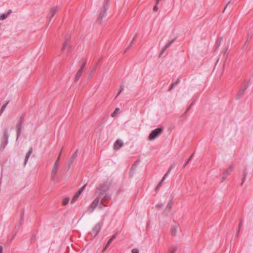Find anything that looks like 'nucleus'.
I'll return each instance as SVG.
<instances>
[{"label":"nucleus","mask_w":253,"mask_h":253,"mask_svg":"<svg viewBox=\"0 0 253 253\" xmlns=\"http://www.w3.org/2000/svg\"><path fill=\"white\" fill-rule=\"evenodd\" d=\"M160 0H156L157 4H158Z\"/></svg>","instance_id":"nucleus-52"},{"label":"nucleus","mask_w":253,"mask_h":253,"mask_svg":"<svg viewBox=\"0 0 253 253\" xmlns=\"http://www.w3.org/2000/svg\"><path fill=\"white\" fill-rule=\"evenodd\" d=\"M132 44H133L132 42H130V44H129V46L126 48V50H127L128 49H129V48L131 46V45H132Z\"/></svg>","instance_id":"nucleus-45"},{"label":"nucleus","mask_w":253,"mask_h":253,"mask_svg":"<svg viewBox=\"0 0 253 253\" xmlns=\"http://www.w3.org/2000/svg\"><path fill=\"white\" fill-rule=\"evenodd\" d=\"M60 155H61V153L59 154V155L57 157L56 161L55 162V163L53 165V167L52 169L51 177L52 180H53L54 179L55 175L58 171V165L59 161L60 158Z\"/></svg>","instance_id":"nucleus-7"},{"label":"nucleus","mask_w":253,"mask_h":253,"mask_svg":"<svg viewBox=\"0 0 253 253\" xmlns=\"http://www.w3.org/2000/svg\"><path fill=\"white\" fill-rule=\"evenodd\" d=\"M177 250V247H172L171 248H169V253H175V252H176Z\"/></svg>","instance_id":"nucleus-27"},{"label":"nucleus","mask_w":253,"mask_h":253,"mask_svg":"<svg viewBox=\"0 0 253 253\" xmlns=\"http://www.w3.org/2000/svg\"><path fill=\"white\" fill-rule=\"evenodd\" d=\"M82 66L76 75L75 79V82H78V81L80 79V78L82 76L84 69V68L85 66L86 63V60H83V61H82Z\"/></svg>","instance_id":"nucleus-9"},{"label":"nucleus","mask_w":253,"mask_h":253,"mask_svg":"<svg viewBox=\"0 0 253 253\" xmlns=\"http://www.w3.org/2000/svg\"><path fill=\"white\" fill-rule=\"evenodd\" d=\"M171 203H169L166 207V209L170 210L171 209Z\"/></svg>","instance_id":"nucleus-38"},{"label":"nucleus","mask_w":253,"mask_h":253,"mask_svg":"<svg viewBox=\"0 0 253 253\" xmlns=\"http://www.w3.org/2000/svg\"><path fill=\"white\" fill-rule=\"evenodd\" d=\"M7 16H8L7 14H5V13L2 14L0 16V20H4L7 18Z\"/></svg>","instance_id":"nucleus-28"},{"label":"nucleus","mask_w":253,"mask_h":253,"mask_svg":"<svg viewBox=\"0 0 253 253\" xmlns=\"http://www.w3.org/2000/svg\"><path fill=\"white\" fill-rule=\"evenodd\" d=\"M239 234H238V232H237L236 233V236H238L239 235Z\"/></svg>","instance_id":"nucleus-53"},{"label":"nucleus","mask_w":253,"mask_h":253,"mask_svg":"<svg viewBox=\"0 0 253 253\" xmlns=\"http://www.w3.org/2000/svg\"><path fill=\"white\" fill-rule=\"evenodd\" d=\"M57 9H58V6H55L52 7L50 9V10L49 11V13L47 15V18H49V22L51 20V19H52V18L54 16V15H55V13L56 12Z\"/></svg>","instance_id":"nucleus-15"},{"label":"nucleus","mask_w":253,"mask_h":253,"mask_svg":"<svg viewBox=\"0 0 253 253\" xmlns=\"http://www.w3.org/2000/svg\"><path fill=\"white\" fill-rule=\"evenodd\" d=\"M124 83L121 84L120 85V89L118 93H117L116 98L122 92V91L124 90Z\"/></svg>","instance_id":"nucleus-26"},{"label":"nucleus","mask_w":253,"mask_h":253,"mask_svg":"<svg viewBox=\"0 0 253 253\" xmlns=\"http://www.w3.org/2000/svg\"><path fill=\"white\" fill-rule=\"evenodd\" d=\"M137 34H136L134 35V37L133 38V39L131 41V42H132V43H133V42L135 41V40L136 38L137 37Z\"/></svg>","instance_id":"nucleus-44"},{"label":"nucleus","mask_w":253,"mask_h":253,"mask_svg":"<svg viewBox=\"0 0 253 253\" xmlns=\"http://www.w3.org/2000/svg\"><path fill=\"white\" fill-rule=\"evenodd\" d=\"M110 188V184L106 182L100 184L96 188L95 195L101 199V202L105 206L111 199L110 195L107 193Z\"/></svg>","instance_id":"nucleus-1"},{"label":"nucleus","mask_w":253,"mask_h":253,"mask_svg":"<svg viewBox=\"0 0 253 253\" xmlns=\"http://www.w3.org/2000/svg\"><path fill=\"white\" fill-rule=\"evenodd\" d=\"M72 47V45L70 44V38H66L65 41L61 49L62 52L69 51Z\"/></svg>","instance_id":"nucleus-8"},{"label":"nucleus","mask_w":253,"mask_h":253,"mask_svg":"<svg viewBox=\"0 0 253 253\" xmlns=\"http://www.w3.org/2000/svg\"><path fill=\"white\" fill-rule=\"evenodd\" d=\"M86 185H84L83 187H82L81 188H80L78 191L75 193V195L73 197L71 203H73L75 202L79 198L80 195L81 194V193L83 192L84 189Z\"/></svg>","instance_id":"nucleus-13"},{"label":"nucleus","mask_w":253,"mask_h":253,"mask_svg":"<svg viewBox=\"0 0 253 253\" xmlns=\"http://www.w3.org/2000/svg\"><path fill=\"white\" fill-rule=\"evenodd\" d=\"M245 179H246V178L245 177H243L242 178V183L241 184V185H243V184H244L245 181Z\"/></svg>","instance_id":"nucleus-46"},{"label":"nucleus","mask_w":253,"mask_h":253,"mask_svg":"<svg viewBox=\"0 0 253 253\" xmlns=\"http://www.w3.org/2000/svg\"><path fill=\"white\" fill-rule=\"evenodd\" d=\"M119 109L118 108H117L114 110V112L112 114L111 116L114 117L117 114L119 111Z\"/></svg>","instance_id":"nucleus-32"},{"label":"nucleus","mask_w":253,"mask_h":253,"mask_svg":"<svg viewBox=\"0 0 253 253\" xmlns=\"http://www.w3.org/2000/svg\"><path fill=\"white\" fill-rule=\"evenodd\" d=\"M194 153H193L191 156L189 158V159L185 162V163H184V164L183 165V168H184L189 163L190 161L192 159V157L194 155Z\"/></svg>","instance_id":"nucleus-23"},{"label":"nucleus","mask_w":253,"mask_h":253,"mask_svg":"<svg viewBox=\"0 0 253 253\" xmlns=\"http://www.w3.org/2000/svg\"><path fill=\"white\" fill-rule=\"evenodd\" d=\"M156 207L158 209H162L163 207V205L161 204H157Z\"/></svg>","instance_id":"nucleus-37"},{"label":"nucleus","mask_w":253,"mask_h":253,"mask_svg":"<svg viewBox=\"0 0 253 253\" xmlns=\"http://www.w3.org/2000/svg\"><path fill=\"white\" fill-rule=\"evenodd\" d=\"M23 219H24V214L23 213L22 215L21 216V222H22Z\"/></svg>","instance_id":"nucleus-49"},{"label":"nucleus","mask_w":253,"mask_h":253,"mask_svg":"<svg viewBox=\"0 0 253 253\" xmlns=\"http://www.w3.org/2000/svg\"><path fill=\"white\" fill-rule=\"evenodd\" d=\"M32 152H33V148H32V147H31L26 155L24 162V166H25L26 165V164L29 160V158L30 155H31Z\"/></svg>","instance_id":"nucleus-18"},{"label":"nucleus","mask_w":253,"mask_h":253,"mask_svg":"<svg viewBox=\"0 0 253 253\" xmlns=\"http://www.w3.org/2000/svg\"><path fill=\"white\" fill-rule=\"evenodd\" d=\"M136 167V165L135 164H134L132 165V167L131 168L129 173L131 175V176H132L134 174V173H135V172L133 171V170H134L135 167Z\"/></svg>","instance_id":"nucleus-25"},{"label":"nucleus","mask_w":253,"mask_h":253,"mask_svg":"<svg viewBox=\"0 0 253 253\" xmlns=\"http://www.w3.org/2000/svg\"><path fill=\"white\" fill-rule=\"evenodd\" d=\"M230 1H229L226 5L225 7H224L223 10V12H225V10H226V8L227 7V6H228V5L230 4Z\"/></svg>","instance_id":"nucleus-41"},{"label":"nucleus","mask_w":253,"mask_h":253,"mask_svg":"<svg viewBox=\"0 0 253 253\" xmlns=\"http://www.w3.org/2000/svg\"><path fill=\"white\" fill-rule=\"evenodd\" d=\"M174 86H174V84H171V86H170V87H169V91L171 90L174 88Z\"/></svg>","instance_id":"nucleus-42"},{"label":"nucleus","mask_w":253,"mask_h":253,"mask_svg":"<svg viewBox=\"0 0 253 253\" xmlns=\"http://www.w3.org/2000/svg\"><path fill=\"white\" fill-rule=\"evenodd\" d=\"M223 55L224 56L226 54H228V47H227L226 48V49H225V50L223 52Z\"/></svg>","instance_id":"nucleus-39"},{"label":"nucleus","mask_w":253,"mask_h":253,"mask_svg":"<svg viewBox=\"0 0 253 253\" xmlns=\"http://www.w3.org/2000/svg\"><path fill=\"white\" fill-rule=\"evenodd\" d=\"M2 247L1 246H0V253H2Z\"/></svg>","instance_id":"nucleus-51"},{"label":"nucleus","mask_w":253,"mask_h":253,"mask_svg":"<svg viewBox=\"0 0 253 253\" xmlns=\"http://www.w3.org/2000/svg\"><path fill=\"white\" fill-rule=\"evenodd\" d=\"M249 85V82H248L239 91L236 98L237 100L241 99L245 93V92Z\"/></svg>","instance_id":"nucleus-10"},{"label":"nucleus","mask_w":253,"mask_h":253,"mask_svg":"<svg viewBox=\"0 0 253 253\" xmlns=\"http://www.w3.org/2000/svg\"><path fill=\"white\" fill-rule=\"evenodd\" d=\"M101 225L100 223H97L92 228V231L88 233L93 238H94L100 232Z\"/></svg>","instance_id":"nucleus-6"},{"label":"nucleus","mask_w":253,"mask_h":253,"mask_svg":"<svg viewBox=\"0 0 253 253\" xmlns=\"http://www.w3.org/2000/svg\"><path fill=\"white\" fill-rule=\"evenodd\" d=\"M164 128L163 127H158L153 130L148 136V140H153L157 137H159L163 132Z\"/></svg>","instance_id":"nucleus-3"},{"label":"nucleus","mask_w":253,"mask_h":253,"mask_svg":"<svg viewBox=\"0 0 253 253\" xmlns=\"http://www.w3.org/2000/svg\"><path fill=\"white\" fill-rule=\"evenodd\" d=\"M221 40H222L221 37H218L217 38V48L220 46Z\"/></svg>","instance_id":"nucleus-30"},{"label":"nucleus","mask_w":253,"mask_h":253,"mask_svg":"<svg viewBox=\"0 0 253 253\" xmlns=\"http://www.w3.org/2000/svg\"><path fill=\"white\" fill-rule=\"evenodd\" d=\"M218 61H219V59H217V61H216V63H215V66H216L217 65V63H218ZM215 67H214V69H213V71L215 70Z\"/></svg>","instance_id":"nucleus-50"},{"label":"nucleus","mask_w":253,"mask_h":253,"mask_svg":"<svg viewBox=\"0 0 253 253\" xmlns=\"http://www.w3.org/2000/svg\"><path fill=\"white\" fill-rule=\"evenodd\" d=\"M124 145V142L122 140L120 139H117L115 142L113 148L115 150L117 151L120 149V148L122 147Z\"/></svg>","instance_id":"nucleus-16"},{"label":"nucleus","mask_w":253,"mask_h":253,"mask_svg":"<svg viewBox=\"0 0 253 253\" xmlns=\"http://www.w3.org/2000/svg\"><path fill=\"white\" fill-rule=\"evenodd\" d=\"M247 175V169H245L243 172V177L246 178Z\"/></svg>","instance_id":"nucleus-35"},{"label":"nucleus","mask_w":253,"mask_h":253,"mask_svg":"<svg viewBox=\"0 0 253 253\" xmlns=\"http://www.w3.org/2000/svg\"><path fill=\"white\" fill-rule=\"evenodd\" d=\"M248 44V41H247L245 42V43H244V44L243 45V48H244V47H245L247 46H248V44Z\"/></svg>","instance_id":"nucleus-47"},{"label":"nucleus","mask_w":253,"mask_h":253,"mask_svg":"<svg viewBox=\"0 0 253 253\" xmlns=\"http://www.w3.org/2000/svg\"><path fill=\"white\" fill-rule=\"evenodd\" d=\"M100 198L96 197V198L93 200L90 207L88 208V211L89 212H91L93 211V210L95 209V208L97 206L98 204L100 202Z\"/></svg>","instance_id":"nucleus-11"},{"label":"nucleus","mask_w":253,"mask_h":253,"mask_svg":"<svg viewBox=\"0 0 253 253\" xmlns=\"http://www.w3.org/2000/svg\"><path fill=\"white\" fill-rule=\"evenodd\" d=\"M24 117H25V115L22 114L20 116V117L18 120V122L17 123V125L16 126V132H17V139H18V138L19 137V136H20V135L21 134V130L22 129V124L24 122Z\"/></svg>","instance_id":"nucleus-4"},{"label":"nucleus","mask_w":253,"mask_h":253,"mask_svg":"<svg viewBox=\"0 0 253 253\" xmlns=\"http://www.w3.org/2000/svg\"><path fill=\"white\" fill-rule=\"evenodd\" d=\"M234 166L231 165L229 166V167L226 170V171L223 173V176L222 177L221 182H223L226 178V177L230 174L231 171L233 170L234 169Z\"/></svg>","instance_id":"nucleus-12"},{"label":"nucleus","mask_w":253,"mask_h":253,"mask_svg":"<svg viewBox=\"0 0 253 253\" xmlns=\"http://www.w3.org/2000/svg\"><path fill=\"white\" fill-rule=\"evenodd\" d=\"M158 4L156 3V4H155L154 6V7H153V10L154 11H157L158 10Z\"/></svg>","instance_id":"nucleus-40"},{"label":"nucleus","mask_w":253,"mask_h":253,"mask_svg":"<svg viewBox=\"0 0 253 253\" xmlns=\"http://www.w3.org/2000/svg\"><path fill=\"white\" fill-rule=\"evenodd\" d=\"M178 226H173L171 229V235L172 236H175L177 232Z\"/></svg>","instance_id":"nucleus-20"},{"label":"nucleus","mask_w":253,"mask_h":253,"mask_svg":"<svg viewBox=\"0 0 253 253\" xmlns=\"http://www.w3.org/2000/svg\"><path fill=\"white\" fill-rule=\"evenodd\" d=\"M8 142V130L5 129L3 131V136L2 138L1 143V148L3 149L5 148L6 145L7 144Z\"/></svg>","instance_id":"nucleus-5"},{"label":"nucleus","mask_w":253,"mask_h":253,"mask_svg":"<svg viewBox=\"0 0 253 253\" xmlns=\"http://www.w3.org/2000/svg\"><path fill=\"white\" fill-rule=\"evenodd\" d=\"M171 170V168H169V170H168V171L167 172V173L164 175V176H163V177L162 178V180H161V181L159 182V183L157 185V186H156V188H155V191H158L159 188L161 187V186H162V183L163 182H164V181L165 180V179L166 178V177L169 175V173L170 172Z\"/></svg>","instance_id":"nucleus-17"},{"label":"nucleus","mask_w":253,"mask_h":253,"mask_svg":"<svg viewBox=\"0 0 253 253\" xmlns=\"http://www.w3.org/2000/svg\"><path fill=\"white\" fill-rule=\"evenodd\" d=\"M252 36H253V35L252 33H248L247 35V41H248L249 40L252 39Z\"/></svg>","instance_id":"nucleus-36"},{"label":"nucleus","mask_w":253,"mask_h":253,"mask_svg":"<svg viewBox=\"0 0 253 253\" xmlns=\"http://www.w3.org/2000/svg\"><path fill=\"white\" fill-rule=\"evenodd\" d=\"M117 234H115L109 240V242L112 243L113 241L116 238Z\"/></svg>","instance_id":"nucleus-33"},{"label":"nucleus","mask_w":253,"mask_h":253,"mask_svg":"<svg viewBox=\"0 0 253 253\" xmlns=\"http://www.w3.org/2000/svg\"><path fill=\"white\" fill-rule=\"evenodd\" d=\"M176 38H174L172 40H171L170 42H169L168 43H167L165 46L163 47V48L161 51L160 54H159V57H161L164 53L166 51V50L169 48L170 45L172 44V43L176 40Z\"/></svg>","instance_id":"nucleus-14"},{"label":"nucleus","mask_w":253,"mask_h":253,"mask_svg":"<svg viewBox=\"0 0 253 253\" xmlns=\"http://www.w3.org/2000/svg\"><path fill=\"white\" fill-rule=\"evenodd\" d=\"M78 149H77L76 152L73 154V155L71 157V160L69 163V166H68V167H69V169L71 167V166L72 165V164L74 162V161L75 160V159L77 158V154H78Z\"/></svg>","instance_id":"nucleus-19"},{"label":"nucleus","mask_w":253,"mask_h":253,"mask_svg":"<svg viewBox=\"0 0 253 253\" xmlns=\"http://www.w3.org/2000/svg\"><path fill=\"white\" fill-rule=\"evenodd\" d=\"M9 100H8V101H7L4 105H3L0 110V116L2 114V113H3V112L4 111V110H5V108L6 107L7 104L9 103Z\"/></svg>","instance_id":"nucleus-21"},{"label":"nucleus","mask_w":253,"mask_h":253,"mask_svg":"<svg viewBox=\"0 0 253 253\" xmlns=\"http://www.w3.org/2000/svg\"><path fill=\"white\" fill-rule=\"evenodd\" d=\"M70 201V198L69 197H66L65 199H63L62 201V205L63 206L67 205Z\"/></svg>","instance_id":"nucleus-22"},{"label":"nucleus","mask_w":253,"mask_h":253,"mask_svg":"<svg viewBox=\"0 0 253 253\" xmlns=\"http://www.w3.org/2000/svg\"><path fill=\"white\" fill-rule=\"evenodd\" d=\"M179 82H180V80L179 79H178L175 83H173V84H174V86H175L176 84H177L179 83Z\"/></svg>","instance_id":"nucleus-43"},{"label":"nucleus","mask_w":253,"mask_h":253,"mask_svg":"<svg viewBox=\"0 0 253 253\" xmlns=\"http://www.w3.org/2000/svg\"><path fill=\"white\" fill-rule=\"evenodd\" d=\"M132 253H139V251L138 249H133L131 251Z\"/></svg>","instance_id":"nucleus-34"},{"label":"nucleus","mask_w":253,"mask_h":253,"mask_svg":"<svg viewBox=\"0 0 253 253\" xmlns=\"http://www.w3.org/2000/svg\"><path fill=\"white\" fill-rule=\"evenodd\" d=\"M242 220H241L239 223V227H238V234H239V232H240V229L242 227Z\"/></svg>","instance_id":"nucleus-31"},{"label":"nucleus","mask_w":253,"mask_h":253,"mask_svg":"<svg viewBox=\"0 0 253 253\" xmlns=\"http://www.w3.org/2000/svg\"><path fill=\"white\" fill-rule=\"evenodd\" d=\"M11 13V10L9 9V10H8L7 13H6V14H7V16H8Z\"/></svg>","instance_id":"nucleus-48"},{"label":"nucleus","mask_w":253,"mask_h":253,"mask_svg":"<svg viewBox=\"0 0 253 253\" xmlns=\"http://www.w3.org/2000/svg\"><path fill=\"white\" fill-rule=\"evenodd\" d=\"M195 100H194L190 104L189 107L187 109V110L185 111L184 113L182 115V117H184L185 116L186 114L187 113V112L189 111V110L190 109V108L194 105Z\"/></svg>","instance_id":"nucleus-24"},{"label":"nucleus","mask_w":253,"mask_h":253,"mask_svg":"<svg viewBox=\"0 0 253 253\" xmlns=\"http://www.w3.org/2000/svg\"><path fill=\"white\" fill-rule=\"evenodd\" d=\"M109 7V0H105L103 6L99 10V15L97 19V22L100 24L103 18L106 16V11Z\"/></svg>","instance_id":"nucleus-2"},{"label":"nucleus","mask_w":253,"mask_h":253,"mask_svg":"<svg viewBox=\"0 0 253 253\" xmlns=\"http://www.w3.org/2000/svg\"><path fill=\"white\" fill-rule=\"evenodd\" d=\"M111 243V242H109V241H108L107 243V244H106V246H105V248L103 249V251H102V252H104L106 251V249L108 248V247L110 245Z\"/></svg>","instance_id":"nucleus-29"}]
</instances>
